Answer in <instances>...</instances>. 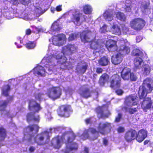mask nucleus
Here are the masks:
<instances>
[{
  "label": "nucleus",
  "mask_w": 153,
  "mask_h": 153,
  "mask_svg": "<svg viewBox=\"0 0 153 153\" xmlns=\"http://www.w3.org/2000/svg\"><path fill=\"white\" fill-rule=\"evenodd\" d=\"M88 67V66L87 65H83L80 69V71L83 74L85 73Z\"/></svg>",
  "instance_id": "8fccbe9b"
},
{
  "label": "nucleus",
  "mask_w": 153,
  "mask_h": 153,
  "mask_svg": "<svg viewBox=\"0 0 153 153\" xmlns=\"http://www.w3.org/2000/svg\"><path fill=\"white\" fill-rule=\"evenodd\" d=\"M149 4L147 3H145L144 4H142L141 5V8H142V9L144 11H145L146 10H147L149 9Z\"/></svg>",
  "instance_id": "de8ad7c7"
},
{
  "label": "nucleus",
  "mask_w": 153,
  "mask_h": 153,
  "mask_svg": "<svg viewBox=\"0 0 153 153\" xmlns=\"http://www.w3.org/2000/svg\"><path fill=\"white\" fill-rule=\"evenodd\" d=\"M35 71L39 76H43L45 75V71L43 67L42 66H38L35 69Z\"/></svg>",
  "instance_id": "c85d7f7f"
},
{
  "label": "nucleus",
  "mask_w": 153,
  "mask_h": 153,
  "mask_svg": "<svg viewBox=\"0 0 153 153\" xmlns=\"http://www.w3.org/2000/svg\"><path fill=\"white\" fill-rule=\"evenodd\" d=\"M137 111V108H130L128 109V111L131 114H134Z\"/></svg>",
  "instance_id": "09e8293b"
},
{
  "label": "nucleus",
  "mask_w": 153,
  "mask_h": 153,
  "mask_svg": "<svg viewBox=\"0 0 153 153\" xmlns=\"http://www.w3.org/2000/svg\"><path fill=\"white\" fill-rule=\"evenodd\" d=\"M117 43L116 41L109 39L106 41L105 46L109 52H115L118 50V47Z\"/></svg>",
  "instance_id": "9b49d317"
},
{
  "label": "nucleus",
  "mask_w": 153,
  "mask_h": 153,
  "mask_svg": "<svg viewBox=\"0 0 153 153\" xmlns=\"http://www.w3.org/2000/svg\"><path fill=\"white\" fill-rule=\"evenodd\" d=\"M6 89L3 88L2 89V94L5 97H7L9 95V92L10 90V87L9 85H7Z\"/></svg>",
  "instance_id": "ea45409f"
},
{
  "label": "nucleus",
  "mask_w": 153,
  "mask_h": 153,
  "mask_svg": "<svg viewBox=\"0 0 153 153\" xmlns=\"http://www.w3.org/2000/svg\"><path fill=\"white\" fill-rule=\"evenodd\" d=\"M143 62V60L141 57H135L134 60V68L136 70L140 69Z\"/></svg>",
  "instance_id": "393cba45"
},
{
  "label": "nucleus",
  "mask_w": 153,
  "mask_h": 153,
  "mask_svg": "<svg viewBox=\"0 0 153 153\" xmlns=\"http://www.w3.org/2000/svg\"><path fill=\"white\" fill-rule=\"evenodd\" d=\"M36 148L34 147L31 146L30 147L29 149V151L30 152H33L35 150Z\"/></svg>",
  "instance_id": "e2e57ef3"
},
{
  "label": "nucleus",
  "mask_w": 153,
  "mask_h": 153,
  "mask_svg": "<svg viewBox=\"0 0 153 153\" xmlns=\"http://www.w3.org/2000/svg\"><path fill=\"white\" fill-rule=\"evenodd\" d=\"M65 37V35L63 34H58L53 36L52 41L53 44L55 45H60V43L59 41L64 39Z\"/></svg>",
  "instance_id": "aec40b11"
},
{
  "label": "nucleus",
  "mask_w": 153,
  "mask_h": 153,
  "mask_svg": "<svg viewBox=\"0 0 153 153\" xmlns=\"http://www.w3.org/2000/svg\"><path fill=\"white\" fill-rule=\"evenodd\" d=\"M125 129L123 127L120 126L117 129V131L118 133H123L125 131Z\"/></svg>",
  "instance_id": "6e6d98bb"
},
{
  "label": "nucleus",
  "mask_w": 153,
  "mask_h": 153,
  "mask_svg": "<svg viewBox=\"0 0 153 153\" xmlns=\"http://www.w3.org/2000/svg\"><path fill=\"white\" fill-rule=\"evenodd\" d=\"M67 58L65 56H62L60 60L58 61V62L61 64H64L66 63Z\"/></svg>",
  "instance_id": "49530a36"
},
{
  "label": "nucleus",
  "mask_w": 153,
  "mask_h": 153,
  "mask_svg": "<svg viewBox=\"0 0 153 153\" xmlns=\"http://www.w3.org/2000/svg\"><path fill=\"white\" fill-rule=\"evenodd\" d=\"M31 30L29 28L27 29L25 31L26 34L28 35L30 34L31 33Z\"/></svg>",
  "instance_id": "69168bd1"
},
{
  "label": "nucleus",
  "mask_w": 153,
  "mask_h": 153,
  "mask_svg": "<svg viewBox=\"0 0 153 153\" xmlns=\"http://www.w3.org/2000/svg\"><path fill=\"white\" fill-rule=\"evenodd\" d=\"M82 11L85 14H91L93 11V8L90 4H85L83 6Z\"/></svg>",
  "instance_id": "b1692460"
},
{
  "label": "nucleus",
  "mask_w": 153,
  "mask_h": 153,
  "mask_svg": "<svg viewBox=\"0 0 153 153\" xmlns=\"http://www.w3.org/2000/svg\"><path fill=\"white\" fill-rule=\"evenodd\" d=\"M51 146L55 149H58L61 146V138L59 136H57L53 137L51 142Z\"/></svg>",
  "instance_id": "f3484780"
},
{
  "label": "nucleus",
  "mask_w": 153,
  "mask_h": 153,
  "mask_svg": "<svg viewBox=\"0 0 153 153\" xmlns=\"http://www.w3.org/2000/svg\"><path fill=\"white\" fill-rule=\"evenodd\" d=\"M122 115L121 113H118L117 116L115 118V122L117 123L119 122L122 118Z\"/></svg>",
  "instance_id": "3c124183"
},
{
  "label": "nucleus",
  "mask_w": 153,
  "mask_h": 153,
  "mask_svg": "<svg viewBox=\"0 0 153 153\" xmlns=\"http://www.w3.org/2000/svg\"><path fill=\"white\" fill-rule=\"evenodd\" d=\"M103 16L106 20L111 21L113 19L114 15L113 12L107 11L104 13Z\"/></svg>",
  "instance_id": "2f4dec72"
},
{
  "label": "nucleus",
  "mask_w": 153,
  "mask_h": 153,
  "mask_svg": "<svg viewBox=\"0 0 153 153\" xmlns=\"http://www.w3.org/2000/svg\"><path fill=\"white\" fill-rule=\"evenodd\" d=\"M137 97L136 95H131L126 98L125 102L126 106H125L123 108L126 111L128 110L127 106L132 107L137 105L136 100Z\"/></svg>",
  "instance_id": "1a4fd4ad"
},
{
  "label": "nucleus",
  "mask_w": 153,
  "mask_h": 153,
  "mask_svg": "<svg viewBox=\"0 0 153 153\" xmlns=\"http://www.w3.org/2000/svg\"><path fill=\"white\" fill-rule=\"evenodd\" d=\"M109 76L106 73H103L100 77L99 83L100 85L104 86L106 82L109 79Z\"/></svg>",
  "instance_id": "5701e85b"
},
{
  "label": "nucleus",
  "mask_w": 153,
  "mask_h": 153,
  "mask_svg": "<svg viewBox=\"0 0 153 153\" xmlns=\"http://www.w3.org/2000/svg\"><path fill=\"white\" fill-rule=\"evenodd\" d=\"M79 36L78 33L75 32L71 33L68 38L69 41H71L76 39Z\"/></svg>",
  "instance_id": "58836bf2"
},
{
  "label": "nucleus",
  "mask_w": 153,
  "mask_h": 153,
  "mask_svg": "<svg viewBox=\"0 0 153 153\" xmlns=\"http://www.w3.org/2000/svg\"><path fill=\"white\" fill-rule=\"evenodd\" d=\"M137 131L134 129L130 128L127 130L124 135V138L128 142H131L136 139Z\"/></svg>",
  "instance_id": "9d476101"
},
{
  "label": "nucleus",
  "mask_w": 153,
  "mask_h": 153,
  "mask_svg": "<svg viewBox=\"0 0 153 153\" xmlns=\"http://www.w3.org/2000/svg\"><path fill=\"white\" fill-rule=\"evenodd\" d=\"M92 92V91L90 90L89 88L85 87L83 88L81 90L79 94L80 96L82 97L85 99H87L91 97V93Z\"/></svg>",
  "instance_id": "a211bd4d"
},
{
  "label": "nucleus",
  "mask_w": 153,
  "mask_h": 153,
  "mask_svg": "<svg viewBox=\"0 0 153 153\" xmlns=\"http://www.w3.org/2000/svg\"><path fill=\"white\" fill-rule=\"evenodd\" d=\"M111 30L113 33L115 34L119 35L121 33L120 29L117 25H113L111 28Z\"/></svg>",
  "instance_id": "72a5a7b5"
},
{
  "label": "nucleus",
  "mask_w": 153,
  "mask_h": 153,
  "mask_svg": "<svg viewBox=\"0 0 153 153\" xmlns=\"http://www.w3.org/2000/svg\"><path fill=\"white\" fill-rule=\"evenodd\" d=\"M34 113L29 112L27 113L26 116V120L27 122L29 123L32 120Z\"/></svg>",
  "instance_id": "79ce46f5"
},
{
  "label": "nucleus",
  "mask_w": 153,
  "mask_h": 153,
  "mask_svg": "<svg viewBox=\"0 0 153 153\" xmlns=\"http://www.w3.org/2000/svg\"><path fill=\"white\" fill-rule=\"evenodd\" d=\"M103 144L105 146H107L108 144V141L106 138H104L103 139Z\"/></svg>",
  "instance_id": "052dcab7"
},
{
  "label": "nucleus",
  "mask_w": 153,
  "mask_h": 153,
  "mask_svg": "<svg viewBox=\"0 0 153 153\" xmlns=\"http://www.w3.org/2000/svg\"><path fill=\"white\" fill-rule=\"evenodd\" d=\"M28 109L30 111H33L34 113L38 112L41 109L39 104L33 100L30 101L28 105Z\"/></svg>",
  "instance_id": "2eb2a0df"
},
{
  "label": "nucleus",
  "mask_w": 153,
  "mask_h": 153,
  "mask_svg": "<svg viewBox=\"0 0 153 153\" xmlns=\"http://www.w3.org/2000/svg\"><path fill=\"white\" fill-rule=\"evenodd\" d=\"M42 30L41 28H38L37 27H35L33 28V32L36 34L39 33L41 32Z\"/></svg>",
  "instance_id": "603ef678"
},
{
  "label": "nucleus",
  "mask_w": 153,
  "mask_h": 153,
  "mask_svg": "<svg viewBox=\"0 0 153 153\" xmlns=\"http://www.w3.org/2000/svg\"><path fill=\"white\" fill-rule=\"evenodd\" d=\"M115 93L118 95H121L123 93V91L121 89H118L116 90Z\"/></svg>",
  "instance_id": "4d7b16f0"
},
{
  "label": "nucleus",
  "mask_w": 153,
  "mask_h": 153,
  "mask_svg": "<svg viewBox=\"0 0 153 153\" xmlns=\"http://www.w3.org/2000/svg\"><path fill=\"white\" fill-rule=\"evenodd\" d=\"M78 148V144L75 142L71 143L67 145L64 150L65 153H69L71 151L77 150Z\"/></svg>",
  "instance_id": "4be33fe9"
},
{
  "label": "nucleus",
  "mask_w": 153,
  "mask_h": 153,
  "mask_svg": "<svg viewBox=\"0 0 153 153\" xmlns=\"http://www.w3.org/2000/svg\"><path fill=\"white\" fill-rule=\"evenodd\" d=\"M109 62V59L105 56L101 57L98 60V64L102 66H105L107 65Z\"/></svg>",
  "instance_id": "a878e982"
},
{
  "label": "nucleus",
  "mask_w": 153,
  "mask_h": 153,
  "mask_svg": "<svg viewBox=\"0 0 153 153\" xmlns=\"http://www.w3.org/2000/svg\"><path fill=\"white\" fill-rule=\"evenodd\" d=\"M56 65H53L51 63H50L46 65V67L49 71H52Z\"/></svg>",
  "instance_id": "c03bdc74"
},
{
  "label": "nucleus",
  "mask_w": 153,
  "mask_h": 153,
  "mask_svg": "<svg viewBox=\"0 0 153 153\" xmlns=\"http://www.w3.org/2000/svg\"><path fill=\"white\" fill-rule=\"evenodd\" d=\"M151 81L147 78L145 79L143 83V85L140 87L138 91L140 99L145 98L148 93H150L153 90V87L151 85Z\"/></svg>",
  "instance_id": "f03ea898"
},
{
  "label": "nucleus",
  "mask_w": 153,
  "mask_h": 153,
  "mask_svg": "<svg viewBox=\"0 0 153 153\" xmlns=\"http://www.w3.org/2000/svg\"><path fill=\"white\" fill-rule=\"evenodd\" d=\"M44 94L42 93H39L34 94V96L36 99L40 101L42 99Z\"/></svg>",
  "instance_id": "37998d69"
},
{
  "label": "nucleus",
  "mask_w": 153,
  "mask_h": 153,
  "mask_svg": "<svg viewBox=\"0 0 153 153\" xmlns=\"http://www.w3.org/2000/svg\"><path fill=\"white\" fill-rule=\"evenodd\" d=\"M20 2L24 5H28L30 2V0H20Z\"/></svg>",
  "instance_id": "5fc2aeb1"
},
{
  "label": "nucleus",
  "mask_w": 153,
  "mask_h": 153,
  "mask_svg": "<svg viewBox=\"0 0 153 153\" xmlns=\"http://www.w3.org/2000/svg\"><path fill=\"white\" fill-rule=\"evenodd\" d=\"M91 118H86L85 120V122L86 124H89L90 123Z\"/></svg>",
  "instance_id": "338daca9"
},
{
  "label": "nucleus",
  "mask_w": 153,
  "mask_h": 153,
  "mask_svg": "<svg viewBox=\"0 0 153 153\" xmlns=\"http://www.w3.org/2000/svg\"><path fill=\"white\" fill-rule=\"evenodd\" d=\"M71 106L68 105H62L59 106L56 111L58 115L61 117H68L69 116V112Z\"/></svg>",
  "instance_id": "423d86ee"
},
{
  "label": "nucleus",
  "mask_w": 153,
  "mask_h": 153,
  "mask_svg": "<svg viewBox=\"0 0 153 153\" xmlns=\"http://www.w3.org/2000/svg\"><path fill=\"white\" fill-rule=\"evenodd\" d=\"M142 37L140 36H138L136 37V39L137 42H140L142 40Z\"/></svg>",
  "instance_id": "680f3d73"
},
{
  "label": "nucleus",
  "mask_w": 153,
  "mask_h": 153,
  "mask_svg": "<svg viewBox=\"0 0 153 153\" xmlns=\"http://www.w3.org/2000/svg\"><path fill=\"white\" fill-rule=\"evenodd\" d=\"M130 24L132 29L137 31H139L145 26L146 22L142 18H135L131 20Z\"/></svg>",
  "instance_id": "20e7f679"
},
{
  "label": "nucleus",
  "mask_w": 153,
  "mask_h": 153,
  "mask_svg": "<svg viewBox=\"0 0 153 153\" xmlns=\"http://www.w3.org/2000/svg\"><path fill=\"white\" fill-rule=\"evenodd\" d=\"M123 58V55L120 53H119L112 56L111 61L113 64L115 65H117L122 62Z\"/></svg>",
  "instance_id": "6ab92c4d"
},
{
  "label": "nucleus",
  "mask_w": 153,
  "mask_h": 153,
  "mask_svg": "<svg viewBox=\"0 0 153 153\" xmlns=\"http://www.w3.org/2000/svg\"><path fill=\"white\" fill-rule=\"evenodd\" d=\"M39 128V127L37 124H33L26 126L25 130L29 134H31L33 136L38 132Z\"/></svg>",
  "instance_id": "ddd939ff"
},
{
  "label": "nucleus",
  "mask_w": 153,
  "mask_h": 153,
  "mask_svg": "<svg viewBox=\"0 0 153 153\" xmlns=\"http://www.w3.org/2000/svg\"><path fill=\"white\" fill-rule=\"evenodd\" d=\"M76 137V136L74 134H71L70 136L68 137L66 142L67 145H68L70 143H73V141L75 139Z\"/></svg>",
  "instance_id": "4c0bfd02"
},
{
  "label": "nucleus",
  "mask_w": 153,
  "mask_h": 153,
  "mask_svg": "<svg viewBox=\"0 0 153 153\" xmlns=\"http://www.w3.org/2000/svg\"><path fill=\"white\" fill-rule=\"evenodd\" d=\"M111 128V123L108 122H106L105 123L101 122L99 123L97 127V131L94 128H89L88 130H85L83 132L82 135L84 137H86V138H88L89 136L88 133V131L93 134L97 133V134L94 135L91 137V140H94L98 138L99 136L98 134L99 133L103 135L107 134L110 132Z\"/></svg>",
  "instance_id": "f257e3e1"
},
{
  "label": "nucleus",
  "mask_w": 153,
  "mask_h": 153,
  "mask_svg": "<svg viewBox=\"0 0 153 153\" xmlns=\"http://www.w3.org/2000/svg\"><path fill=\"white\" fill-rule=\"evenodd\" d=\"M56 10L57 12H60L62 11V5H59L56 7Z\"/></svg>",
  "instance_id": "bf43d9fd"
},
{
  "label": "nucleus",
  "mask_w": 153,
  "mask_h": 153,
  "mask_svg": "<svg viewBox=\"0 0 153 153\" xmlns=\"http://www.w3.org/2000/svg\"><path fill=\"white\" fill-rule=\"evenodd\" d=\"M131 54L132 56L136 57L140 56L142 57L143 56V52L137 48L134 49L131 52Z\"/></svg>",
  "instance_id": "473e14b6"
},
{
  "label": "nucleus",
  "mask_w": 153,
  "mask_h": 153,
  "mask_svg": "<svg viewBox=\"0 0 153 153\" xmlns=\"http://www.w3.org/2000/svg\"><path fill=\"white\" fill-rule=\"evenodd\" d=\"M50 139L49 133L44 131L36 134L34 137L33 140L34 143L38 145L43 146L48 143Z\"/></svg>",
  "instance_id": "7ed1b4c3"
},
{
  "label": "nucleus",
  "mask_w": 153,
  "mask_h": 153,
  "mask_svg": "<svg viewBox=\"0 0 153 153\" xmlns=\"http://www.w3.org/2000/svg\"><path fill=\"white\" fill-rule=\"evenodd\" d=\"M90 47L91 49L95 50L100 49L101 48V43L98 40L93 41L90 44Z\"/></svg>",
  "instance_id": "cd10ccee"
},
{
  "label": "nucleus",
  "mask_w": 153,
  "mask_h": 153,
  "mask_svg": "<svg viewBox=\"0 0 153 153\" xmlns=\"http://www.w3.org/2000/svg\"><path fill=\"white\" fill-rule=\"evenodd\" d=\"M96 111L97 114L100 115L101 118H108L111 115L110 112L108 111V112L106 114H104L103 112V110L101 107H98Z\"/></svg>",
  "instance_id": "bb28decb"
},
{
  "label": "nucleus",
  "mask_w": 153,
  "mask_h": 153,
  "mask_svg": "<svg viewBox=\"0 0 153 153\" xmlns=\"http://www.w3.org/2000/svg\"><path fill=\"white\" fill-rule=\"evenodd\" d=\"M62 94V89L58 86H53L47 90V94L48 96L53 100L60 98Z\"/></svg>",
  "instance_id": "39448f33"
},
{
  "label": "nucleus",
  "mask_w": 153,
  "mask_h": 153,
  "mask_svg": "<svg viewBox=\"0 0 153 153\" xmlns=\"http://www.w3.org/2000/svg\"><path fill=\"white\" fill-rule=\"evenodd\" d=\"M129 79H130L131 81H135L137 79V77L134 74L133 72H131L129 76Z\"/></svg>",
  "instance_id": "a18cd8bd"
},
{
  "label": "nucleus",
  "mask_w": 153,
  "mask_h": 153,
  "mask_svg": "<svg viewBox=\"0 0 153 153\" xmlns=\"http://www.w3.org/2000/svg\"><path fill=\"white\" fill-rule=\"evenodd\" d=\"M148 131L144 129L140 130L138 132H137L136 136V139L138 142L140 143L143 142L147 137Z\"/></svg>",
  "instance_id": "f8f14e48"
},
{
  "label": "nucleus",
  "mask_w": 153,
  "mask_h": 153,
  "mask_svg": "<svg viewBox=\"0 0 153 153\" xmlns=\"http://www.w3.org/2000/svg\"><path fill=\"white\" fill-rule=\"evenodd\" d=\"M120 53H122V55H126L128 54L130 52V48L126 45H121L120 47V49L119 50Z\"/></svg>",
  "instance_id": "7c9ffc66"
},
{
  "label": "nucleus",
  "mask_w": 153,
  "mask_h": 153,
  "mask_svg": "<svg viewBox=\"0 0 153 153\" xmlns=\"http://www.w3.org/2000/svg\"><path fill=\"white\" fill-rule=\"evenodd\" d=\"M40 119V117L39 115L35 116L34 114L32 120L38 123Z\"/></svg>",
  "instance_id": "864d4df0"
},
{
  "label": "nucleus",
  "mask_w": 153,
  "mask_h": 153,
  "mask_svg": "<svg viewBox=\"0 0 153 153\" xmlns=\"http://www.w3.org/2000/svg\"><path fill=\"white\" fill-rule=\"evenodd\" d=\"M103 71V69L101 68L98 67L96 68V72L98 74L102 73Z\"/></svg>",
  "instance_id": "13d9d810"
},
{
  "label": "nucleus",
  "mask_w": 153,
  "mask_h": 153,
  "mask_svg": "<svg viewBox=\"0 0 153 153\" xmlns=\"http://www.w3.org/2000/svg\"><path fill=\"white\" fill-rule=\"evenodd\" d=\"M76 50V48L74 44H67L63 47L62 49V52L65 54H72Z\"/></svg>",
  "instance_id": "dca6fc26"
},
{
  "label": "nucleus",
  "mask_w": 153,
  "mask_h": 153,
  "mask_svg": "<svg viewBox=\"0 0 153 153\" xmlns=\"http://www.w3.org/2000/svg\"><path fill=\"white\" fill-rule=\"evenodd\" d=\"M131 70L127 67H124L121 72V76L125 80H128L131 73Z\"/></svg>",
  "instance_id": "412c9836"
},
{
  "label": "nucleus",
  "mask_w": 153,
  "mask_h": 153,
  "mask_svg": "<svg viewBox=\"0 0 153 153\" xmlns=\"http://www.w3.org/2000/svg\"><path fill=\"white\" fill-rule=\"evenodd\" d=\"M116 17L121 21H125L126 19V17L125 15L120 12H117L116 14Z\"/></svg>",
  "instance_id": "c9c22d12"
},
{
  "label": "nucleus",
  "mask_w": 153,
  "mask_h": 153,
  "mask_svg": "<svg viewBox=\"0 0 153 153\" xmlns=\"http://www.w3.org/2000/svg\"><path fill=\"white\" fill-rule=\"evenodd\" d=\"M26 47L28 49L33 48L36 46V44L34 42L29 41L25 44Z\"/></svg>",
  "instance_id": "a19ab883"
},
{
  "label": "nucleus",
  "mask_w": 153,
  "mask_h": 153,
  "mask_svg": "<svg viewBox=\"0 0 153 153\" xmlns=\"http://www.w3.org/2000/svg\"><path fill=\"white\" fill-rule=\"evenodd\" d=\"M121 78L117 74L112 75L109 78L110 86L112 88H119L121 85Z\"/></svg>",
  "instance_id": "0eeeda50"
},
{
  "label": "nucleus",
  "mask_w": 153,
  "mask_h": 153,
  "mask_svg": "<svg viewBox=\"0 0 153 153\" xmlns=\"http://www.w3.org/2000/svg\"><path fill=\"white\" fill-rule=\"evenodd\" d=\"M6 131L2 128H0V138L1 140H3L6 137Z\"/></svg>",
  "instance_id": "e433bc0d"
},
{
  "label": "nucleus",
  "mask_w": 153,
  "mask_h": 153,
  "mask_svg": "<svg viewBox=\"0 0 153 153\" xmlns=\"http://www.w3.org/2000/svg\"><path fill=\"white\" fill-rule=\"evenodd\" d=\"M93 37V34L89 30H85L80 33V37L81 41L84 43L91 41Z\"/></svg>",
  "instance_id": "6e6552de"
},
{
  "label": "nucleus",
  "mask_w": 153,
  "mask_h": 153,
  "mask_svg": "<svg viewBox=\"0 0 153 153\" xmlns=\"http://www.w3.org/2000/svg\"><path fill=\"white\" fill-rule=\"evenodd\" d=\"M82 14V13H75L73 14L71 17V21L74 23H77L80 21V15Z\"/></svg>",
  "instance_id": "c756f323"
},
{
  "label": "nucleus",
  "mask_w": 153,
  "mask_h": 153,
  "mask_svg": "<svg viewBox=\"0 0 153 153\" xmlns=\"http://www.w3.org/2000/svg\"><path fill=\"white\" fill-rule=\"evenodd\" d=\"M123 30L124 32L127 33L129 31V29L128 27H124L123 28Z\"/></svg>",
  "instance_id": "0e129e2a"
},
{
  "label": "nucleus",
  "mask_w": 153,
  "mask_h": 153,
  "mask_svg": "<svg viewBox=\"0 0 153 153\" xmlns=\"http://www.w3.org/2000/svg\"><path fill=\"white\" fill-rule=\"evenodd\" d=\"M9 103V101L8 100L2 101L1 103H0V111H5Z\"/></svg>",
  "instance_id": "f704fd0d"
},
{
  "label": "nucleus",
  "mask_w": 153,
  "mask_h": 153,
  "mask_svg": "<svg viewBox=\"0 0 153 153\" xmlns=\"http://www.w3.org/2000/svg\"><path fill=\"white\" fill-rule=\"evenodd\" d=\"M62 56H60L59 54H58L56 56V58L57 59L60 60Z\"/></svg>",
  "instance_id": "774afa93"
},
{
  "label": "nucleus",
  "mask_w": 153,
  "mask_h": 153,
  "mask_svg": "<svg viewBox=\"0 0 153 153\" xmlns=\"http://www.w3.org/2000/svg\"><path fill=\"white\" fill-rule=\"evenodd\" d=\"M152 104L151 98L149 97H146L142 102V108L144 111L146 112L147 110L151 108Z\"/></svg>",
  "instance_id": "4468645a"
}]
</instances>
